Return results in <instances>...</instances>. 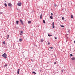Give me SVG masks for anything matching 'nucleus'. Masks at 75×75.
I'll use <instances>...</instances> for the list:
<instances>
[{"label": "nucleus", "mask_w": 75, "mask_h": 75, "mask_svg": "<svg viewBox=\"0 0 75 75\" xmlns=\"http://www.w3.org/2000/svg\"><path fill=\"white\" fill-rule=\"evenodd\" d=\"M2 57H3L4 58H7V54L6 53H4V54L2 55Z\"/></svg>", "instance_id": "obj_1"}, {"label": "nucleus", "mask_w": 75, "mask_h": 75, "mask_svg": "<svg viewBox=\"0 0 75 75\" xmlns=\"http://www.w3.org/2000/svg\"><path fill=\"white\" fill-rule=\"evenodd\" d=\"M20 21L22 24V25H24V23H23V20H21V19H20Z\"/></svg>", "instance_id": "obj_2"}, {"label": "nucleus", "mask_w": 75, "mask_h": 75, "mask_svg": "<svg viewBox=\"0 0 75 75\" xmlns=\"http://www.w3.org/2000/svg\"><path fill=\"white\" fill-rule=\"evenodd\" d=\"M8 6H9V7H12L13 5L11 3H8Z\"/></svg>", "instance_id": "obj_3"}, {"label": "nucleus", "mask_w": 75, "mask_h": 75, "mask_svg": "<svg viewBox=\"0 0 75 75\" xmlns=\"http://www.w3.org/2000/svg\"><path fill=\"white\" fill-rule=\"evenodd\" d=\"M52 28H55V26L54 25V22H53L52 23Z\"/></svg>", "instance_id": "obj_4"}, {"label": "nucleus", "mask_w": 75, "mask_h": 75, "mask_svg": "<svg viewBox=\"0 0 75 75\" xmlns=\"http://www.w3.org/2000/svg\"><path fill=\"white\" fill-rule=\"evenodd\" d=\"M18 6H21V3H18Z\"/></svg>", "instance_id": "obj_5"}, {"label": "nucleus", "mask_w": 75, "mask_h": 75, "mask_svg": "<svg viewBox=\"0 0 75 75\" xmlns=\"http://www.w3.org/2000/svg\"><path fill=\"white\" fill-rule=\"evenodd\" d=\"M18 23H19V21H17L16 22V24H18Z\"/></svg>", "instance_id": "obj_6"}, {"label": "nucleus", "mask_w": 75, "mask_h": 75, "mask_svg": "<svg viewBox=\"0 0 75 75\" xmlns=\"http://www.w3.org/2000/svg\"><path fill=\"white\" fill-rule=\"evenodd\" d=\"M42 14H41L40 16V19H41L42 18Z\"/></svg>", "instance_id": "obj_7"}, {"label": "nucleus", "mask_w": 75, "mask_h": 75, "mask_svg": "<svg viewBox=\"0 0 75 75\" xmlns=\"http://www.w3.org/2000/svg\"><path fill=\"white\" fill-rule=\"evenodd\" d=\"M20 71V69H18V71H17V74H19V71Z\"/></svg>", "instance_id": "obj_8"}, {"label": "nucleus", "mask_w": 75, "mask_h": 75, "mask_svg": "<svg viewBox=\"0 0 75 75\" xmlns=\"http://www.w3.org/2000/svg\"><path fill=\"white\" fill-rule=\"evenodd\" d=\"M31 23V21H28V24H30Z\"/></svg>", "instance_id": "obj_9"}, {"label": "nucleus", "mask_w": 75, "mask_h": 75, "mask_svg": "<svg viewBox=\"0 0 75 75\" xmlns=\"http://www.w3.org/2000/svg\"><path fill=\"white\" fill-rule=\"evenodd\" d=\"M71 59L72 60H75V57H72V58H71Z\"/></svg>", "instance_id": "obj_10"}, {"label": "nucleus", "mask_w": 75, "mask_h": 75, "mask_svg": "<svg viewBox=\"0 0 75 75\" xmlns=\"http://www.w3.org/2000/svg\"><path fill=\"white\" fill-rule=\"evenodd\" d=\"M19 41H21V42L23 41V39H20Z\"/></svg>", "instance_id": "obj_11"}, {"label": "nucleus", "mask_w": 75, "mask_h": 75, "mask_svg": "<svg viewBox=\"0 0 75 75\" xmlns=\"http://www.w3.org/2000/svg\"><path fill=\"white\" fill-rule=\"evenodd\" d=\"M3 44L4 45H6V42H5V41H4L3 42Z\"/></svg>", "instance_id": "obj_12"}, {"label": "nucleus", "mask_w": 75, "mask_h": 75, "mask_svg": "<svg viewBox=\"0 0 75 75\" xmlns=\"http://www.w3.org/2000/svg\"><path fill=\"white\" fill-rule=\"evenodd\" d=\"M4 6L5 7H7V4H6V3L4 4Z\"/></svg>", "instance_id": "obj_13"}, {"label": "nucleus", "mask_w": 75, "mask_h": 75, "mask_svg": "<svg viewBox=\"0 0 75 75\" xmlns=\"http://www.w3.org/2000/svg\"><path fill=\"white\" fill-rule=\"evenodd\" d=\"M43 23H44V24H45V20H43Z\"/></svg>", "instance_id": "obj_14"}, {"label": "nucleus", "mask_w": 75, "mask_h": 75, "mask_svg": "<svg viewBox=\"0 0 75 75\" xmlns=\"http://www.w3.org/2000/svg\"><path fill=\"white\" fill-rule=\"evenodd\" d=\"M50 18H51V19H53V18H52V16H50Z\"/></svg>", "instance_id": "obj_15"}, {"label": "nucleus", "mask_w": 75, "mask_h": 75, "mask_svg": "<svg viewBox=\"0 0 75 75\" xmlns=\"http://www.w3.org/2000/svg\"><path fill=\"white\" fill-rule=\"evenodd\" d=\"M73 17H74V16L72 15H71V18H73Z\"/></svg>", "instance_id": "obj_16"}, {"label": "nucleus", "mask_w": 75, "mask_h": 75, "mask_svg": "<svg viewBox=\"0 0 75 75\" xmlns=\"http://www.w3.org/2000/svg\"><path fill=\"white\" fill-rule=\"evenodd\" d=\"M48 36H49V37H51V36H52V35H50L48 34Z\"/></svg>", "instance_id": "obj_17"}, {"label": "nucleus", "mask_w": 75, "mask_h": 75, "mask_svg": "<svg viewBox=\"0 0 75 75\" xmlns=\"http://www.w3.org/2000/svg\"><path fill=\"white\" fill-rule=\"evenodd\" d=\"M32 74H36V73L35 72L33 71L32 72Z\"/></svg>", "instance_id": "obj_18"}, {"label": "nucleus", "mask_w": 75, "mask_h": 75, "mask_svg": "<svg viewBox=\"0 0 75 75\" xmlns=\"http://www.w3.org/2000/svg\"><path fill=\"white\" fill-rule=\"evenodd\" d=\"M60 26L61 27H62V28L64 27V26H63V25H61Z\"/></svg>", "instance_id": "obj_19"}, {"label": "nucleus", "mask_w": 75, "mask_h": 75, "mask_svg": "<svg viewBox=\"0 0 75 75\" xmlns=\"http://www.w3.org/2000/svg\"><path fill=\"white\" fill-rule=\"evenodd\" d=\"M41 42H43L44 41V40H42V39L41 40Z\"/></svg>", "instance_id": "obj_20"}, {"label": "nucleus", "mask_w": 75, "mask_h": 75, "mask_svg": "<svg viewBox=\"0 0 75 75\" xmlns=\"http://www.w3.org/2000/svg\"><path fill=\"white\" fill-rule=\"evenodd\" d=\"M9 38V35H7V39H8V38Z\"/></svg>", "instance_id": "obj_21"}, {"label": "nucleus", "mask_w": 75, "mask_h": 75, "mask_svg": "<svg viewBox=\"0 0 75 75\" xmlns=\"http://www.w3.org/2000/svg\"><path fill=\"white\" fill-rule=\"evenodd\" d=\"M50 49H53V47H50Z\"/></svg>", "instance_id": "obj_22"}, {"label": "nucleus", "mask_w": 75, "mask_h": 75, "mask_svg": "<svg viewBox=\"0 0 75 75\" xmlns=\"http://www.w3.org/2000/svg\"><path fill=\"white\" fill-rule=\"evenodd\" d=\"M55 40H57V37H54Z\"/></svg>", "instance_id": "obj_23"}, {"label": "nucleus", "mask_w": 75, "mask_h": 75, "mask_svg": "<svg viewBox=\"0 0 75 75\" xmlns=\"http://www.w3.org/2000/svg\"><path fill=\"white\" fill-rule=\"evenodd\" d=\"M54 6H55V7H56V6H57V4H55L54 5Z\"/></svg>", "instance_id": "obj_24"}, {"label": "nucleus", "mask_w": 75, "mask_h": 75, "mask_svg": "<svg viewBox=\"0 0 75 75\" xmlns=\"http://www.w3.org/2000/svg\"><path fill=\"white\" fill-rule=\"evenodd\" d=\"M64 17H63L62 18V20H64Z\"/></svg>", "instance_id": "obj_25"}, {"label": "nucleus", "mask_w": 75, "mask_h": 75, "mask_svg": "<svg viewBox=\"0 0 75 75\" xmlns=\"http://www.w3.org/2000/svg\"><path fill=\"white\" fill-rule=\"evenodd\" d=\"M73 55H72V54H70V56H71V57H72V56Z\"/></svg>", "instance_id": "obj_26"}, {"label": "nucleus", "mask_w": 75, "mask_h": 75, "mask_svg": "<svg viewBox=\"0 0 75 75\" xmlns=\"http://www.w3.org/2000/svg\"><path fill=\"white\" fill-rule=\"evenodd\" d=\"M7 64H5V67H7Z\"/></svg>", "instance_id": "obj_27"}, {"label": "nucleus", "mask_w": 75, "mask_h": 75, "mask_svg": "<svg viewBox=\"0 0 75 75\" xmlns=\"http://www.w3.org/2000/svg\"><path fill=\"white\" fill-rule=\"evenodd\" d=\"M61 71H62V72H64V70H61Z\"/></svg>", "instance_id": "obj_28"}, {"label": "nucleus", "mask_w": 75, "mask_h": 75, "mask_svg": "<svg viewBox=\"0 0 75 75\" xmlns=\"http://www.w3.org/2000/svg\"><path fill=\"white\" fill-rule=\"evenodd\" d=\"M51 14L52 16V15H53V14H52V13H51Z\"/></svg>", "instance_id": "obj_29"}, {"label": "nucleus", "mask_w": 75, "mask_h": 75, "mask_svg": "<svg viewBox=\"0 0 75 75\" xmlns=\"http://www.w3.org/2000/svg\"><path fill=\"white\" fill-rule=\"evenodd\" d=\"M21 33H23V31H21Z\"/></svg>", "instance_id": "obj_30"}, {"label": "nucleus", "mask_w": 75, "mask_h": 75, "mask_svg": "<svg viewBox=\"0 0 75 75\" xmlns=\"http://www.w3.org/2000/svg\"><path fill=\"white\" fill-rule=\"evenodd\" d=\"M48 45H50V42L48 43Z\"/></svg>", "instance_id": "obj_31"}, {"label": "nucleus", "mask_w": 75, "mask_h": 75, "mask_svg": "<svg viewBox=\"0 0 75 75\" xmlns=\"http://www.w3.org/2000/svg\"><path fill=\"white\" fill-rule=\"evenodd\" d=\"M57 64V63L56 62H54V64Z\"/></svg>", "instance_id": "obj_32"}, {"label": "nucleus", "mask_w": 75, "mask_h": 75, "mask_svg": "<svg viewBox=\"0 0 75 75\" xmlns=\"http://www.w3.org/2000/svg\"><path fill=\"white\" fill-rule=\"evenodd\" d=\"M74 44H75V40L74 41Z\"/></svg>", "instance_id": "obj_33"}, {"label": "nucleus", "mask_w": 75, "mask_h": 75, "mask_svg": "<svg viewBox=\"0 0 75 75\" xmlns=\"http://www.w3.org/2000/svg\"><path fill=\"white\" fill-rule=\"evenodd\" d=\"M70 31L69 30H68V32H69Z\"/></svg>", "instance_id": "obj_34"}]
</instances>
